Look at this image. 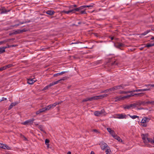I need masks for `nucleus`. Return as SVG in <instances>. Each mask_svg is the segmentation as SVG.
Masks as SVG:
<instances>
[{"label":"nucleus","instance_id":"0e129e2a","mask_svg":"<svg viewBox=\"0 0 154 154\" xmlns=\"http://www.w3.org/2000/svg\"><path fill=\"white\" fill-rule=\"evenodd\" d=\"M82 43V42H77L72 43H71V44H76L78 43Z\"/></svg>","mask_w":154,"mask_h":154},{"label":"nucleus","instance_id":"a18cd8bd","mask_svg":"<svg viewBox=\"0 0 154 154\" xmlns=\"http://www.w3.org/2000/svg\"><path fill=\"white\" fill-rule=\"evenodd\" d=\"M84 7L85 8H87V7H88V8H90V7H93V5H84Z\"/></svg>","mask_w":154,"mask_h":154},{"label":"nucleus","instance_id":"603ef678","mask_svg":"<svg viewBox=\"0 0 154 154\" xmlns=\"http://www.w3.org/2000/svg\"><path fill=\"white\" fill-rule=\"evenodd\" d=\"M27 31L26 29H23L22 30H20V33L23 32H25Z\"/></svg>","mask_w":154,"mask_h":154},{"label":"nucleus","instance_id":"9d476101","mask_svg":"<svg viewBox=\"0 0 154 154\" xmlns=\"http://www.w3.org/2000/svg\"><path fill=\"white\" fill-rule=\"evenodd\" d=\"M124 88L122 87V85H120L117 86H114L113 88H112V89L111 90L113 91L115 90H116L117 89H120V88Z\"/></svg>","mask_w":154,"mask_h":154},{"label":"nucleus","instance_id":"4d7b16f0","mask_svg":"<svg viewBox=\"0 0 154 154\" xmlns=\"http://www.w3.org/2000/svg\"><path fill=\"white\" fill-rule=\"evenodd\" d=\"M115 64H116V65H117V63H116V61H114V62H113L112 63H111L112 65H113Z\"/></svg>","mask_w":154,"mask_h":154},{"label":"nucleus","instance_id":"c756f323","mask_svg":"<svg viewBox=\"0 0 154 154\" xmlns=\"http://www.w3.org/2000/svg\"><path fill=\"white\" fill-rule=\"evenodd\" d=\"M131 107V104L129 105H126L124 106V109H130Z\"/></svg>","mask_w":154,"mask_h":154},{"label":"nucleus","instance_id":"de8ad7c7","mask_svg":"<svg viewBox=\"0 0 154 154\" xmlns=\"http://www.w3.org/2000/svg\"><path fill=\"white\" fill-rule=\"evenodd\" d=\"M146 123H141V125L144 127H146L147 126V125Z\"/></svg>","mask_w":154,"mask_h":154},{"label":"nucleus","instance_id":"bf43d9fd","mask_svg":"<svg viewBox=\"0 0 154 154\" xmlns=\"http://www.w3.org/2000/svg\"><path fill=\"white\" fill-rule=\"evenodd\" d=\"M17 45H10V47H16L17 46Z\"/></svg>","mask_w":154,"mask_h":154},{"label":"nucleus","instance_id":"473e14b6","mask_svg":"<svg viewBox=\"0 0 154 154\" xmlns=\"http://www.w3.org/2000/svg\"><path fill=\"white\" fill-rule=\"evenodd\" d=\"M146 104H151V105H154V101H147L146 102Z\"/></svg>","mask_w":154,"mask_h":154},{"label":"nucleus","instance_id":"bb28decb","mask_svg":"<svg viewBox=\"0 0 154 154\" xmlns=\"http://www.w3.org/2000/svg\"><path fill=\"white\" fill-rule=\"evenodd\" d=\"M147 140L148 142H150L151 143L153 144L154 143V138L153 140L152 138H147Z\"/></svg>","mask_w":154,"mask_h":154},{"label":"nucleus","instance_id":"412c9836","mask_svg":"<svg viewBox=\"0 0 154 154\" xmlns=\"http://www.w3.org/2000/svg\"><path fill=\"white\" fill-rule=\"evenodd\" d=\"M54 13L55 12L54 11H52L51 10H48L46 12L47 14L50 15H53L54 14Z\"/></svg>","mask_w":154,"mask_h":154},{"label":"nucleus","instance_id":"dca6fc26","mask_svg":"<svg viewBox=\"0 0 154 154\" xmlns=\"http://www.w3.org/2000/svg\"><path fill=\"white\" fill-rule=\"evenodd\" d=\"M60 103H54L53 104H51L50 105H49L48 106V107H49V110L51 109V108H52L53 107H55L56 106V105L57 104H59Z\"/></svg>","mask_w":154,"mask_h":154},{"label":"nucleus","instance_id":"b1692460","mask_svg":"<svg viewBox=\"0 0 154 154\" xmlns=\"http://www.w3.org/2000/svg\"><path fill=\"white\" fill-rule=\"evenodd\" d=\"M151 90L150 88H146V89H137V92H140V91H150Z\"/></svg>","mask_w":154,"mask_h":154},{"label":"nucleus","instance_id":"4c0bfd02","mask_svg":"<svg viewBox=\"0 0 154 154\" xmlns=\"http://www.w3.org/2000/svg\"><path fill=\"white\" fill-rule=\"evenodd\" d=\"M85 9L84 10H82V11H79L80 12V14H86V13L85 11Z\"/></svg>","mask_w":154,"mask_h":154},{"label":"nucleus","instance_id":"39448f33","mask_svg":"<svg viewBox=\"0 0 154 154\" xmlns=\"http://www.w3.org/2000/svg\"><path fill=\"white\" fill-rule=\"evenodd\" d=\"M115 46L117 48H120V49L122 50L121 48H120L124 47L125 46V45L121 43L118 42L116 44H115Z\"/></svg>","mask_w":154,"mask_h":154},{"label":"nucleus","instance_id":"6e6552de","mask_svg":"<svg viewBox=\"0 0 154 154\" xmlns=\"http://www.w3.org/2000/svg\"><path fill=\"white\" fill-rule=\"evenodd\" d=\"M84 8H85L84 5L82 6L79 8H74V10L75 13L76 11H79L81 10H82Z\"/></svg>","mask_w":154,"mask_h":154},{"label":"nucleus","instance_id":"13d9d810","mask_svg":"<svg viewBox=\"0 0 154 154\" xmlns=\"http://www.w3.org/2000/svg\"><path fill=\"white\" fill-rule=\"evenodd\" d=\"M93 131L96 133H99V132L97 129H93Z\"/></svg>","mask_w":154,"mask_h":154},{"label":"nucleus","instance_id":"e2e57ef3","mask_svg":"<svg viewBox=\"0 0 154 154\" xmlns=\"http://www.w3.org/2000/svg\"><path fill=\"white\" fill-rule=\"evenodd\" d=\"M135 96L134 94H131L130 95H128V97H133V96Z\"/></svg>","mask_w":154,"mask_h":154},{"label":"nucleus","instance_id":"20e7f679","mask_svg":"<svg viewBox=\"0 0 154 154\" xmlns=\"http://www.w3.org/2000/svg\"><path fill=\"white\" fill-rule=\"evenodd\" d=\"M105 112L104 109H102L100 111H96L94 112V115L96 116H100L102 114L104 115Z\"/></svg>","mask_w":154,"mask_h":154},{"label":"nucleus","instance_id":"6ab92c4d","mask_svg":"<svg viewBox=\"0 0 154 154\" xmlns=\"http://www.w3.org/2000/svg\"><path fill=\"white\" fill-rule=\"evenodd\" d=\"M29 22H30V21H29L28 22L26 21L25 22H19V23L16 24L12 26H12V27L17 26H19L20 24H23L25 23H27Z\"/></svg>","mask_w":154,"mask_h":154},{"label":"nucleus","instance_id":"5701e85b","mask_svg":"<svg viewBox=\"0 0 154 154\" xmlns=\"http://www.w3.org/2000/svg\"><path fill=\"white\" fill-rule=\"evenodd\" d=\"M118 118L119 119H123L126 118V115H123L122 114H118Z\"/></svg>","mask_w":154,"mask_h":154},{"label":"nucleus","instance_id":"c9c22d12","mask_svg":"<svg viewBox=\"0 0 154 154\" xmlns=\"http://www.w3.org/2000/svg\"><path fill=\"white\" fill-rule=\"evenodd\" d=\"M143 94H144L143 93H137V94L136 93V94H134V95L135 96L138 95L140 97H141V96H143Z\"/></svg>","mask_w":154,"mask_h":154},{"label":"nucleus","instance_id":"c85d7f7f","mask_svg":"<svg viewBox=\"0 0 154 154\" xmlns=\"http://www.w3.org/2000/svg\"><path fill=\"white\" fill-rule=\"evenodd\" d=\"M6 144L0 143V147L3 149H6Z\"/></svg>","mask_w":154,"mask_h":154},{"label":"nucleus","instance_id":"69168bd1","mask_svg":"<svg viewBox=\"0 0 154 154\" xmlns=\"http://www.w3.org/2000/svg\"><path fill=\"white\" fill-rule=\"evenodd\" d=\"M143 140V142L145 143V144H146V143H147V142L146 141V140Z\"/></svg>","mask_w":154,"mask_h":154},{"label":"nucleus","instance_id":"49530a36","mask_svg":"<svg viewBox=\"0 0 154 154\" xmlns=\"http://www.w3.org/2000/svg\"><path fill=\"white\" fill-rule=\"evenodd\" d=\"M5 69H6V67H5V66H4L0 68V71H2L4 70Z\"/></svg>","mask_w":154,"mask_h":154},{"label":"nucleus","instance_id":"5fc2aeb1","mask_svg":"<svg viewBox=\"0 0 154 154\" xmlns=\"http://www.w3.org/2000/svg\"><path fill=\"white\" fill-rule=\"evenodd\" d=\"M6 149L8 150L11 149V148L10 147L8 146L6 144Z\"/></svg>","mask_w":154,"mask_h":154},{"label":"nucleus","instance_id":"f3484780","mask_svg":"<svg viewBox=\"0 0 154 154\" xmlns=\"http://www.w3.org/2000/svg\"><path fill=\"white\" fill-rule=\"evenodd\" d=\"M113 137L115 139L117 140L119 142H122V139L118 136L117 135H114V136H113Z\"/></svg>","mask_w":154,"mask_h":154},{"label":"nucleus","instance_id":"79ce46f5","mask_svg":"<svg viewBox=\"0 0 154 154\" xmlns=\"http://www.w3.org/2000/svg\"><path fill=\"white\" fill-rule=\"evenodd\" d=\"M77 7V5H71V6H69V9H71V8H72V9H74L73 8V7Z\"/></svg>","mask_w":154,"mask_h":154},{"label":"nucleus","instance_id":"4468645a","mask_svg":"<svg viewBox=\"0 0 154 154\" xmlns=\"http://www.w3.org/2000/svg\"><path fill=\"white\" fill-rule=\"evenodd\" d=\"M71 12L75 13V12H74V9H72V10H69L68 11H63L61 12V13H65L67 14H68Z\"/></svg>","mask_w":154,"mask_h":154},{"label":"nucleus","instance_id":"72a5a7b5","mask_svg":"<svg viewBox=\"0 0 154 154\" xmlns=\"http://www.w3.org/2000/svg\"><path fill=\"white\" fill-rule=\"evenodd\" d=\"M128 115L131 118H132V119H135L136 118H137L139 117L138 116H136V115H134V116H131L129 114Z\"/></svg>","mask_w":154,"mask_h":154},{"label":"nucleus","instance_id":"a878e982","mask_svg":"<svg viewBox=\"0 0 154 154\" xmlns=\"http://www.w3.org/2000/svg\"><path fill=\"white\" fill-rule=\"evenodd\" d=\"M20 33V29H17L15 30L11 34H10V35L11 34H19Z\"/></svg>","mask_w":154,"mask_h":154},{"label":"nucleus","instance_id":"4be33fe9","mask_svg":"<svg viewBox=\"0 0 154 154\" xmlns=\"http://www.w3.org/2000/svg\"><path fill=\"white\" fill-rule=\"evenodd\" d=\"M17 103H11V105H10L9 108H8V110L11 109L13 106H15L16 104H17Z\"/></svg>","mask_w":154,"mask_h":154},{"label":"nucleus","instance_id":"a19ab883","mask_svg":"<svg viewBox=\"0 0 154 154\" xmlns=\"http://www.w3.org/2000/svg\"><path fill=\"white\" fill-rule=\"evenodd\" d=\"M8 41V40H4V41H0V45L5 43V42H6Z\"/></svg>","mask_w":154,"mask_h":154},{"label":"nucleus","instance_id":"f704fd0d","mask_svg":"<svg viewBox=\"0 0 154 154\" xmlns=\"http://www.w3.org/2000/svg\"><path fill=\"white\" fill-rule=\"evenodd\" d=\"M106 154H111V152L110 149H107L106 151Z\"/></svg>","mask_w":154,"mask_h":154},{"label":"nucleus","instance_id":"1a4fd4ad","mask_svg":"<svg viewBox=\"0 0 154 154\" xmlns=\"http://www.w3.org/2000/svg\"><path fill=\"white\" fill-rule=\"evenodd\" d=\"M107 130L109 133L113 137L115 134V132L113 130H112L110 128H107Z\"/></svg>","mask_w":154,"mask_h":154},{"label":"nucleus","instance_id":"aec40b11","mask_svg":"<svg viewBox=\"0 0 154 154\" xmlns=\"http://www.w3.org/2000/svg\"><path fill=\"white\" fill-rule=\"evenodd\" d=\"M141 136L143 140H146V139H147V138H148V134H141Z\"/></svg>","mask_w":154,"mask_h":154},{"label":"nucleus","instance_id":"7c9ffc66","mask_svg":"<svg viewBox=\"0 0 154 154\" xmlns=\"http://www.w3.org/2000/svg\"><path fill=\"white\" fill-rule=\"evenodd\" d=\"M51 86H52V85H51V84L50 83L49 85L46 86L45 88H44L43 89V90L48 89L49 88H50Z\"/></svg>","mask_w":154,"mask_h":154},{"label":"nucleus","instance_id":"ddd939ff","mask_svg":"<svg viewBox=\"0 0 154 154\" xmlns=\"http://www.w3.org/2000/svg\"><path fill=\"white\" fill-rule=\"evenodd\" d=\"M150 119L146 117L143 118L141 122V123H144L148 122Z\"/></svg>","mask_w":154,"mask_h":154},{"label":"nucleus","instance_id":"c03bdc74","mask_svg":"<svg viewBox=\"0 0 154 154\" xmlns=\"http://www.w3.org/2000/svg\"><path fill=\"white\" fill-rule=\"evenodd\" d=\"M150 31H146L145 32L141 34V35H146Z\"/></svg>","mask_w":154,"mask_h":154},{"label":"nucleus","instance_id":"37998d69","mask_svg":"<svg viewBox=\"0 0 154 154\" xmlns=\"http://www.w3.org/2000/svg\"><path fill=\"white\" fill-rule=\"evenodd\" d=\"M111 89H112V88L106 89L104 91V92H105V93H106V92H109V91H113L112 90H111Z\"/></svg>","mask_w":154,"mask_h":154},{"label":"nucleus","instance_id":"cd10ccee","mask_svg":"<svg viewBox=\"0 0 154 154\" xmlns=\"http://www.w3.org/2000/svg\"><path fill=\"white\" fill-rule=\"evenodd\" d=\"M38 128L40 129V130L41 131H43L44 133L45 134L46 133L45 131H44L42 125H38Z\"/></svg>","mask_w":154,"mask_h":154},{"label":"nucleus","instance_id":"338daca9","mask_svg":"<svg viewBox=\"0 0 154 154\" xmlns=\"http://www.w3.org/2000/svg\"><path fill=\"white\" fill-rule=\"evenodd\" d=\"M149 85L151 87H154V84H150Z\"/></svg>","mask_w":154,"mask_h":154},{"label":"nucleus","instance_id":"423d86ee","mask_svg":"<svg viewBox=\"0 0 154 154\" xmlns=\"http://www.w3.org/2000/svg\"><path fill=\"white\" fill-rule=\"evenodd\" d=\"M96 97H94L93 96L90 98H86L85 99L83 100H82V102H86L88 101H92L93 100H95Z\"/></svg>","mask_w":154,"mask_h":154},{"label":"nucleus","instance_id":"7ed1b4c3","mask_svg":"<svg viewBox=\"0 0 154 154\" xmlns=\"http://www.w3.org/2000/svg\"><path fill=\"white\" fill-rule=\"evenodd\" d=\"M101 149L104 150L106 148L108 147V145L107 144L103 142H101L100 144Z\"/></svg>","mask_w":154,"mask_h":154},{"label":"nucleus","instance_id":"3c124183","mask_svg":"<svg viewBox=\"0 0 154 154\" xmlns=\"http://www.w3.org/2000/svg\"><path fill=\"white\" fill-rule=\"evenodd\" d=\"M49 142V140L48 139H46L45 140V143L46 144L48 143Z\"/></svg>","mask_w":154,"mask_h":154},{"label":"nucleus","instance_id":"8fccbe9b","mask_svg":"<svg viewBox=\"0 0 154 154\" xmlns=\"http://www.w3.org/2000/svg\"><path fill=\"white\" fill-rule=\"evenodd\" d=\"M60 75V72L56 74H54L53 75L54 77H56L58 75Z\"/></svg>","mask_w":154,"mask_h":154},{"label":"nucleus","instance_id":"f8f14e48","mask_svg":"<svg viewBox=\"0 0 154 154\" xmlns=\"http://www.w3.org/2000/svg\"><path fill=\"white\" fill-rule=\"evenodd\" d=\"M128 98H129L128 97V95H126V96L120 97H118L116 98V99L115 100V101H118L120 100H124L125 99Z\"/></svg>","mask_w":154,"mask_h":154},{"label":"nucleus","instance_id":"a211bd4d","mask_svg":"<svg viewBox=\"0 0 154 154\" xmlns=\"http://www.w3.org/2000/svg\"><path fill=\"white\" fill-rule=\"evenodd\" d=\"M34 79H29L28 80L27 83L29 84H32L34 83L35 80H34Z\"/></svg>","mask_w":154,"mask_h":154},{"label":"nucleus","instance_id":"864d4df0","mask_svg":"<svg viewBox=\"0 0 154 154\" xmlns=\"http://www.w3.org/2000/svg\"><path fill=\"white\" fill-rule=\"evenodd\" d=\"M137 90H133L131 91H128V93H130V92H137Z\"/></svg>","mask_w":154,"mask_h":154},{"label":"nucleus","instance_id":"9b49d317","mask_svg":"<svg viewBox=\"0 0 154 154\" xmlns=\"http://www.w3.org/2000/svg\"><path fill=\"white\" fill-rule=\"evenodd\" d=\"M137 105L138 106H140L141 105L145 106L146 104V102L145 101H141L140 100L138 101L137 102Z\"/></svg>","mask_w":154,"mask_h":154},{"label":"nucleus","instance_id":"0eeeda50","mask_svg":"<svg viewBox=\"0 0 154 154\" xmlns=\"http://www.w3.org/2000/svg\"><path fill=\"white\" fill-rule=\"evenodd\" d=\"M107 95H108L107 94H104L99 95L98 96H94V97H97L96 98V99H95V100H97L98 99H102L104 97H106Z\"/></svg>","mask_w":154,"mask_h":154},{"label":"nucleus","instance_id":"052dcab7","mask_svg":"<svg viewBox=\"0 0 154 154\" xmlns=\"http://www.w3.org/2000/svg\"><path fill=\"white\" fill-rule=\"evenodd\" d=\"M0 99V100H2V101H4V100H7V98H4V97H3L2 99Z\"/></svg>","mask_w":154,"mask_h":154},{"label":"nucleus","instance_id":"680f3d73","mask_svg":"<svg viewBox=\"0 0 154 154\" xmlns=\"http://www.w3.org/2000/svg\"><path fill=\"white\" fill-rule=\"evenodd\" d=\"M11 47H10V45H8L7 46L3 47V48H5V49L7 48H10Z\"/></svg>","mask_w":154,"mask_h":154},{"label":"nucleus","instance_id":"e433bc0d","mask_svg":"<svg viewBox=\"0 0 154 154\" xmlns=\"http://www.w3.org/2000/svg\"><path fill=\"white\" fill-rule=\"evenodd\" d=\"M137 106V102L136 103H134L132 104H131V107H135Z\"/></svg>","mask_w":154,"mask_h":154},{"label":"nucleus","instance_id":"ea45409f","mask_svg":"<svg viewBox=\"0 0 154 154\" xmlns=\"http://www.w3.org/2000/svg\"><path fill=\"white\" fill-rule=\"evenodd\" d=\"M12 66H13V65L12 64H8L7 65L5 66L6 67V69L8 68H9L11 67Z\"/></svg>","mask_w":154,"mask_h":154},{"label":"nucleus","instance_id":"393cba45","mask_svg":"<svg viewBox=\"0 0 154 154\" xmlns=\"http://www.w3.org/2000/svg\"><path fill=\"white\" fill-rule=\"evenodd\" d=\"M5 48H1L0 47V54H2L5 52Z\"/></svg>","mask_w":154,"mask_h":154},{"label":"nucleus","instance_id":"09e8293b","mask_svg":"<svg viewBox=\"0 0 154 154\" xmlns=\"http://www.w3.org/2000/svg\"><path fill=\"white\" fill-rule=\"evenodd\" d=\"M68 72V71L62 72H60V75H62L64 73Z\"/></svg>","mask_w":154,"mask_h":154},{"label":"nucleus","instance_id":"58836bf2","mask_svg":"<svg viewBox=\"0 0 154 154\" xmlns=\"http://www.w3.org/2000/svg\"><path fill=\"white\" fill-rule=\"evenodd\" d=\"M153 45H152V44H146V45L145 46V47H147L148 48H149L150 47L153 46Z\"/></svg>","mask_w":154,"mask_h":154},{"label":"nucleus","instance_id":"2f4dec72","mask_svg":"<svg viewBox=\"0 0 154 154\" xmlns=\"http://www.w3.org/2000/svg\"><path fill=\"white\" fill-rule=\"evenodd\" d=\"M60 80H58L57 81H56L55 82H53L52 83H51V85H52V86L55 85H56V84H57V83H58L59 82H60Z\"/></svg>","mask_w":154,"mask_h":154},{"label":"nucleus","instance_id":"f03ea898","mask_svg":"<svg viewBox=\"0 0 154 154\" xmlns=\"http://www.w3.org/2000/svg\"><path fill=\"white\" fill-rule=\"evenodd\" d=\"M34 120V119L33 118H32L28 120L23 123H22V124L25 125L29 124H32Z\"/></svg>","mask_w":154,"mask_h":154},{"label":"nucleus","instance_id":"f257e3e1","mask_svg":"<svg viewBox=\"0 0 154 154\" xmlns=\"http://www.w3.org/2000/svg\"><path fill=\"white\" fill-rule=\"evenodd\" d=\"M49 107H48V106L42 108L41 109H40L39 110L37 111L36 112V114H39L40 113H42L43 112H45L46 110H49Z\"/></svg>","mask_w":154,"mask_h":154},{"label":"nucleus","instance_id":"774afa93","mask_svg":"<svg viewBox=\"0 0 154 154\" xmlns=\"http://www.w3.org/2000/svg\"><path fill=\"white\" fill-rule=\"evenodd\" d=\"M90 154H95L94 151H91V152L90 153Z\"/></svg>","mask_w":154,"mask_h":154},{"label":"nucleus","instance_id":"6e6d98bb","mask_svg":"<svg viewBox=\"0 0 154 154\" xmlns=\"http://www.w3.org/2000/svg\"><path fill=\"white\" fill-rule=\"evenodd\" d=\"M66 79V77H63V78H62V79H60V81H61L62 80H65Z\"/></svg>","mask_w":154,"mask_h":154},{"label":"nucleus","instance_id":"2eb2a0df","mask_svg":"<svg viewBox=\"0 0 154 154\" xmlns=\"http://www.w3.org/2000/svg\"><path fill=\"white\" fill-rule=\"evenodd\" d=\"M0 10L1 11V14H2L3 13H6L7 12L9 11H7L5 9V7H2L0 8Z\"/></svg>","mask_w":154,"mask_h":154}]
</instances>
